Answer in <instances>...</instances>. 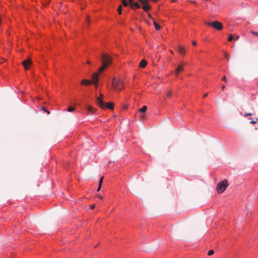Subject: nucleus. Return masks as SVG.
<instances>
[{
	"instance_id": "nucleus-25",
	"label": "nucleus",
	"mask_w": 258,
	"mask_h": 258,
	"mask_svg": "<svg viewBox=\"0 0 258 258\" xmlns=\"http://www.w3.org/2000/svg\"><path fill=\"white\" fill-rule=\"evenodd\" d=\"M251 115H252V113H245L244 114V116H245V117H246L247 116H251Z\"/></svg>"
},
{
	"instance_id": "nucleus-15",
	"label": "nucleus",
	"mask_w": 258,
	"mask_h": 258,
	"mask_svg": "<svg viewBox=\"0 0 258 258\" xmlns=\"http://www.w3.org/2000/svg\"><path fill=\"white\" fill-rule=\"evenodd\" d=\"M147 107L146 106H143L141 108L139 109V111L142 113H144L147 111Z\"/></svg>"
},
{
	"instance_id": "nucleus-33",
	"label": "nucleus",
	"mask_w": 258,
	"mask_h": 258,
	"mask_svg": "<svg viewBox=\"0 0 258 258\" xmlns=\"http://www.w3.org/2000/svg\"><path fill=\"white\" fill-rule=\"evenodd\" d=\"M239 36H236L235 37V40H236L238 39H239Z\"/></svg>"
},
{
	"instance_id": "nucleus-38",
	"label": "nucleus",
	"mask_w": 258,
	"mask_h": 258,
	"mask_svg": "<svg viewBox=\"0 0 258 258\" xmlns=\"http://www.w3.org/2000/svg\"><path fill=\"white\" fill-rule=\"evenodd\" d=\"M254 34L258 36V32H255Z\"/></svg>"
},
{
	"instance_id": "nucleus-9",
	"label": "nucleus",
	"mask_w": 258,
	"mask_h": 258,
	"mask_svg": "<svg viewBox=\"0 0 258 258\" xmlns=\"http://www.w3.org/2000/svg\"><path fill=\"white\" fill-rule=\"evenodd\" d=\"M91 84H92V83L91 80H87V79H84L81 82V84L82 85H84V86H89V85H91Z\"/></svg>"
},
{
	"instance_id": "nucleus-18",
	"label": "nucleus",
	"mask_w": 258,
	"mask_h": 258,
	"mask_svg": "<svg viewBox=\"0 0 258 258\" xmlns=\"http://www.w3.org/2000/svg\"><path fill=\"white\" fill-rule=\"evenodd\" d=\"M122 3L124 7L128 6V2L126 0H122Z\"/></svg>"
},
{
	"instance_id": "nucleus-12",
	"label": "nucleus",
	"mask_w": 258,
	"mask_h": 258,
	"mask_svg": "<svg viewBox=\"0 0 258 258\" xmlns=\"http://www.w3.org/2000/svg\"><path fill=\"white\" fill-rule=\"evenodd\" d=\"M87 110L89 113H91V114L94 113V112L95 111V109L94 107H93L91 106H89V105L87 106Z\"/></svg>"
},
{
	"instance_id": "nucleus-10",
	"label": "nucleus",
	"mask_w": 258,
	"mask_h": 258,
	"mask_svg": "<svg viewBox=\"0 0 258 258\" xmlns=\"http://www.w3.org/2000/svg\"><path fill=\"white\" fill-rule=\"evenodd\" d=\"M31 61L29 59L25 60L23 61V64L25 67V70L28 69V67L30 65Z\"/></svg>"
},
{
	"instance_id": "nucleus-16",
	"label": "nucleus",
	"mask_w": 258,
	"mask_h": 258,
	"mask_svg": "<svg viewBox=\"0 0 258 258\" xmlns=\"http://www.w3.org/2000/svg\"><path fill=\"white\" fill-rule=\"evenodd\" d=\"M154 24L156 30H158L160 29V26L156 23L155 20H154Z\"/></svg>"
},
{
	"instance_id": "nucleus-21",
	"label": "nucleus",
	"mask_w": 258,
	"mask_h": 258,
	"mask_svg": "<svg viewBox=\"0 0 258 258\" xmlns=\"http://www.w3.org/2000/svg\"><path fill=\"white\" fill-rule=\"evenodd\" d=\"M233 39V36H232V35H229V37H228V41H231Z\"/></svg>"
},
{
	"instance_id": "nucleus-4",
	"label": "nucleus",
	"mask_w": 258,
	"mask_h": 258,
	"mask_svg": "<svg viewBox=\"0 0 258 258\" xmlns=\"http://www.w3.org/2000/svg\"><path fill=\"white\" fill-rule=\"evenodd\" d=\"M228 181L227 179H224L222 181L220 182L216 187L217 191L218 193H222L226 189L228 186Z\"/></svg>"
},
{
	"instance_id": "nucleus-34",
	"label": "nucleus",
	"mask_w": 258,
	"mask_h": 258,
	"mask_svg": "<svg viewBox=\"0 0 258 258\" xmlns=\"http://www.w3.org/2000/svg\"><path fill=\"white\" fill-rule=\"evenodd\" d=\"M98 198H100V199H103V197L101 196H100V195H98Z\"/></svg>"
},
{
	"instance_id": "nucleus-7",
	"label": "nucleus",
	"mask_w": 258,
	"mask_h": 258,
	"mask_svg": "<svg viewBox=\"0 0 258 258\" xmlns=\"http://www.w3.org/2000/svg\"><path fill=\"white\" fill-rule=\"evenodd\" d=\"M177 50L182 56H184L185 55V49L183 46L180 45H178L177 47Z\"/></svg>"
},
{
	"instance_id": "nucleus-28",
	"label": "nucleus",
	"mask_w": 258,
	"mask_h": 258,
	"mask_svg": "<svg viewBox=\"0 0 258 258\" xmlns=\"http://www.w3.org/2000/svg\"><path fill=\"white\" fill-rule=\"evenodd\" d=\"M95 205H92L91 206V210H93L95 208Z\"/></svg>"
},
{
	"instance_id": "nucleus-26",
	"label": "nucleus",
	"mask_w": 258,
	"mask_h": 258,
	"mask_svg": "<svg viewBox=\"0 0 258 258\" xmlns=\"http://www.w3.org/2000/svg\"><path fill=\"white\" fill-rule=\"evenodd\" d=\"M145 117H146V115L145 114H142L141 115V119L143 120V119H144L145 118Z\"/></svg>"
},
{
	"instance_id": "nucleus-8",
	"label": "nucleus",
	"mask_w": 258,
	"mask_h": 258,
	"mask_svg": "<svg viewBox=\"0 0 258 258\" xmlns=\"http://www.w3.org/2000/svg\"><path fill=\"white\" fill-rule=\"evenodd\" d=\"M183 71V64H178L175 71V75L176 76H178V74Z\"/></svg>"
},
{
	"instance_id": "nucleus-1",
	"label": "nucleus",
	"mask_w": 258,
	"mask_h": 258,
	"mask_svg": "<svg viewBox=\"0 0 258 258\" xmlns=\"http://www.w3.org/2000/svg\"><path fill=\"white\" fill-rule=\"evenodd\" d=\"M103 95L100 94V96L97 98V103L102 109H105L106 108L112 109L113 108V104L111 102L105 103L103 100Z\"/></svg>"
},
{
	"instance_id": "nucleus-35",
	"label": "nucleus",
	"mask_w": 258,
	"mask_h": 258,
	"mask_svg": "<svg viewBox=\"0 0 258 258\" xmlns=\"http://www.w3.org/2000/svg\"><path fill=\"white\" fill-rule=\"evenodd\" d=\"M130 4H132L134 0H128Z\"/></svg>"
},
{
	"instance_id": "nucleus-27",
	"label": "nucleus",
	"mask_w": 258,
	"mask_h": 258,
	"mask_svg": "<svg viewBox=\"0 0 258 258\" xmlns=\"http://www.w3.org/2000/svg\"><path fill=\"white\" fill-rule=\"evenodd\" d=\"M101 188V185L99 184V186H98V188L97 189V191H99L100 190Z\"/></svg>"
},
{
	"instance_id": "nucleus-36",
	"label": "nucleus",
	"mask_w": 258,
	"mask_h": 258,
	"mask_svg": "<svg viewBox=\"0 0 258 258\" xmlns=\"http://www.w3.org/2000/svg\"><path fill=\"white\" fill-rule=\"evenodd\" d=\"M227 54L225 53V54H224V57L225 58H227Z\"/></svg>"
},
{
	"instance_id": "nucleus-22",
	"label": "nucleus",
	"mask_w": 258,
	"mask_h": 258,
	"mask_svg": "<svg viewBox=\"0 0 258 258\" xmlns=\"http://www.w3.org/2000/svg\"><path fill=\"white\" fill-rule=\"evenodd\" d=\"M118 13L119 15H121V13H122V11H121V7L120 6L119 7V8H118Z\"/></svg>"
},
{
	"instance_id": "nucleus-19",
	"label": "nucleus",
	"mask_w": 258,
	"mask_h": 258,
	"mask_svg": "<svg viewBox=\"0 0 258 258\" xmlns=\"http://www.w3.org/2000/svg\"><path fill=\"white\" fill-rule=\"evenodd\" d=\"M75 110V108L73 107L70 106L68 108V111L69 112H72L73 111Z\"/></svg>"
},
{
	"instance_id": "nucleus-30",
	"label": "nucleus",
	"mask_w": 258,
	"mask_h": 258,
	"mask_svg": "<svg viewBox=\"0 0 258 258\" xmlns=\"http://www.w3.org/2000/svg\"><path fill=\"white\" fill-rule=\"evenodd\" d=\"M222 80H223V81H225V82L226 81V78L225 76H224V77H223V79H222Z\"/></svg>"
},
{
	"instance_id": "nucleus-39",
	"label": "nucleus",
	"mask_w": 258,
	"mask_h": 258,
	"mask_svg": "<svg viewBox=\"0 0 258 258\" xmlns=\"http://www.w3.org/2000/svg\"><path fill=\"white\" fill-rule=\"evenodd\" d=\"M87 21H89V18H87Z\"/></svg>"
},
{
	"instance_id": "nucleus-6",
	"label": "nucleus",
	"mask_w": 258,
	"mask_h": 258,
	"mask_svg": "<svg viewBox=\"0 0 258 258\" xmlns=\"http://www.w3.org/2000/svg\"><path fill=\"white\" fill-rule=\"evenodd\" d=\"M99 80V74L95 73L92 75V80H91L92 84H93L96 88L98 87V82Z\"/></svg>"
},
{
	"instance_id": "nucleus-23",
	"label": "nucleus",
	"mask_w": 258,
	"mask_h": 258,
	"mask_svg": "<svg viewBox=\"0 0 258 258\" xmlns=\"http://www.w3.org/2000/svg\"><path fill=\"white\" fill-rule=\"evenodd\" d=\"M103 177L102 176L99 180V184L102 185V183L103 182Z\"/></svg>"
},
{
	"instance_id": "nucleus-11",
	"label": "nucleus",
	"mask_w": 258,
	"mask_h": 258,
	"mask_svg": "<svg viewBox=\"0 0 258 258\" xmlns=\"http://www.w3.org/2000/svg\"><path fill=\"white\" fill-rule=\"evenodd\" d=\"M142 8L144 10V11L148 12L149 10H150L151 7L148 3H145L144 4H143Z\"/></svg>"
},
{
	"instance_id": "nucleus-29",
	"label": "nucleus",
	"mask_w": 258,
	"mask_h": 258,
	"mask_svg": "<svg viewBox=\"0 0 258 258\" xmlns=\"http://www.w3.org/2000/svg\"><path fill=\"white\" fill-rule=\"evenodd\" d=\"M192 45H197V43H196V41H192Z\"/></svg>"
},
{
	"instance_id": "nucleus-32",
	"label": "nucleus",
	"mask_w": 258,
	"mask_h": 258,
	"mask_svg": "<svg viewBox=\"0 0 258 258\" xmlns=\"http://www.w3.org/2000/svg\"><path fill=\"white\" fill-rule=\"evenodd\" d=\"M256 122V121H253V120L250 121V123H253V124L255 123Z\"/></svg>"
},
{
	"instance_id": "nucleus-20",
	"label": "nucleus",
	"mask_w": 258,
	"mask_h": 258,
	"mask_svg": "<svg viewBox=\"0 0 258 258\" xmlns=\"http://www.w3.org/2000/svg\"><path fill=\"white\" fill-rule=\"evenodd\" d=\"M214 251L213 250H210L208 251V255H212L214 254Z\"/></svg>"
},
{
	"instance_id": "nucleus-14",
	"label": "nucleus",
	"mask_w": 258,
	"mask_h": 258,
	"mask_svg": "<svg viewBox=\"0 0 258 258\" xmlns=\"http://www.w3.org/2000/svg\"><path fill=\"white\" fill-rule=\"evenodd\" d=\"M147 65V61L143 59L141 61L140 63V67L142 68H145Z\"/></svg>"
},
{
	"instance_id": "nucleus-5",
	"label": "nucleus",
	"mask_w": 258,
	"mask_h": 258,
	"mask_svg": "<svg viewBox=\"0 0 258 258\" xmlns=\"http://www.w3.org/2000/svg\"><path fill=\"white\" fill-rule=\"evenodd\" d=\"M208 26L213 27L214 29L218 30H221L223 29L222 24L218 21H213L212 22H208L206 23Z\"/></svg>"
},
{
	"instance_id": "nucleus-13",
	"label": "nucleus",
	"mask_w": 258,
	"mask_h": 258,
	"mask_svg": "<svg viewBox=\"0 0 258 258\" xmlns=\"http://www.w3.org/2000/svg\"><path fill=\"white\" fill-rule=\"evenodd\" d=\"M132 8L139 9L140 8V5L138 3H134V2L130 4Z\"/></svg>"
},
{
	"instance_id": "nucleus-31",
	"label": "nucleus",
	"mask_w": 258,
	"mask_h": 258,
	"mask_svg": "<svg viewBox=\"0 0 258 258\" xmlns=\"http://www.w3.org/2000/svg\"><path fill=\"white\" fill-rule=\"evenodd\" d=\"M207 95H208V93H206V94H205L203 95V97H204V98H205V97H206L207 96Z\"/></svg>"
},
{
	"instance_id": "nucleus-24",
	"label": "nucleus",
	"mask_w": 258,
	"mask_h": 258,
	"mask_svg": "<svg viewBox=\"0 0 258 258\" xmlns=\"http://www.w3.org/2000/svg\"><path fill=\"white\" fill-rule=\"evenodd\" d=\"M147 1L148 0H139V1L143 4H144L145 3L146 4L147 3Z\"/></svg>"
},
{
	"instance_id": "nucleus-17",
	"label": "nucleus",
	"mask_w": 258,
	"mask_h": 258,
	"mask_svg": "<svg viewBox=\"0 0 258 258\" xmlns=\"http://www.w3.org/2000/svg\"><path fill=\"white\" fill-rule=\"evenodd\" d=\"M172 93L171 91H168L166 93V97L168 98L171 97L172 96Z\"/></svg>"
},
{
	"instance_id": "nucleus-3",
	"label": "nucleus",
	"mask_w": 258,
	"mask_h": 258,
	"mask_svg": "<svg viewBox=\"0 0 258 258\" xmlns=\"http://www.w3.org/2000/svg\"><path fill=\"white\" fill-rule=\"evenodd\" d=\"M113 88L116 90H120L124 88L123 82L119 79L114 78L112 82Z\"/></svg>"
},
{
	"instance_id": "nucleus-37",
	"label": "nucleus",
	"mask_w": 258,
	"mask_h": 258,
	"mask_svg": "<svg viewBox=\"0 0 258 258\" xmlns=\"http://www.w3.org/2000/svg\"><path fill=\"white\" fill-rule=\"evenodd\" d=\"M225 86L224 85L222 86V89L223 90L225 88Z\"/></svg>"
},
{
	"instance_id": "nucleus-2",
	"label": "nucleus",
	"mask_w": 258,
	"mask_h": 258,
	"mask_svg": "<svg viewBox=\"0 0 258 258\" xmlns=\"http://www.w3.org/2000/svg\"><path fill=\"white\" fill-rule=\"evenodd\" d=\"M101 59L102 61V66L99 70L100 72H102L111 63V58L106 54H103L102 55Z\"/></svg>"
}]
</instances>
